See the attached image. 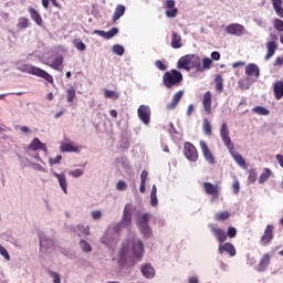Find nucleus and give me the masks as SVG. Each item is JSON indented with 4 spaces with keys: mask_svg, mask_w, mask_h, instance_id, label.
Segmentation results:
<instances>
[{
    "mask_svg": "<svg viewBox=\"0 0 283 283\" xmlns=\"http://www.w3.org/2000/svg\"><path fill=\"white\" fill-rule=\"evenodd\" d=\"M200 63H202L200 56L197 54H187L178 60L177 67L178 70H186V72H191V70L199 72Z\"/></svg>",
    "mask_w": 283,
    "mask_h": 283,
    "instance_id": "nucleus-1",
    "label": "nucleus"
},
{
    "mask_svg": "<svg viewBox=\"0 0 283 283\" xmlns=\"http://www.w3.org/2000/svg\"><path fill=\"white\" fill-rule=\"evenodd\" d=\"M20 72H24L25 74H32L33 76H39L43 78L48 83H54V77L50 75L45 70L39 69L36 66L30 64H22L19 66Z\"/></svg>",
    "mask_w": 283,
    "mask_h": 283,
    "instance_id": "nucleus-2",
    "label": "nucleus"
},
{
    "mask_svg": "<svg viewBox=\"0 0 283 283\" xmlns=\"http://www.w3.org/2000/svg\"><path fill=\"white\" fill-rule=\"evenodd\" d=\"M163 83L168 90H171V87H178V85L182 83V73L176 69L167 71L163 75Z\"/></svg>",
    "mask_w": 283,
    "mask_h": 283,
    "instance_id": "nucleus-3",
    "label": "nucleus"
},
{
    "mask_svg": "<svg viewBox=\"0 0 283 283\" xmlns=\"http://www.w3.org/2000/svg\"><path fill=\"white\" fill-rule=\"evenodd\" d=\"M220 136L222 139L223 145L229 149V151H233L235 149V146L233 145V142H231V136L229 133V125L227 123H223L220 128Z\"/></svg>",
    "mask_w": 283,
    "mask_h": 283,
    "instance_id": "nucleus-4",
    "label": "nucleus"
},
{
    "mask_svg": "<svg viewBox=\"0 0 283 283\" xmlns=\"http://www.w3.org/2000/svg\"><path fill=\"white\" fill-rule=\"evenodd\" d=\"M203 191L207 196L211 197V202H214L220 198V186L213 185L209 181L203 182Z\"/></svg>",
    "mask_w": 283,
    "mask_h": 283,
    "instance_id": "nucleus-5",
    "label": "nucleus"
},
{
    "mask_svg": "<svg viewBox=\"0 0 283 283\" xmlns=\"http://www.w3.org/2000/svg\"><path fill=\"white\" fill-rule=\"evenodd\" d=\"M184 154L187 158V160H190V163L198 161V149L193 144L186 142L184 145Z\"/></svg>",
    "mask_w": 283,
    "mask_h": 283,
    "instance_id": "nucleus-6",
    "label": "nucleus"
},
{
    "mask_svg": "<svg viewBox=\"0 0 283 283\" xmlns=\"http://www.w3.org/2000/svg\"><path fill=\"white\" fill-rule=\"evenodd\" d=\"M138 118L144 123V125H149L151 120V108L147 105H140L137 109Z\"/></svg>",
    "mask_w": 283,
    "mask_h": 283,
    "instance_id": "nucleus-7",
    "label": "nucleus"
},
{
    "mask_svg": "<svg viewBox=\"0 0 283 283\" xmlns=\"http://www.w3.org/2000/svg\"><path fill=\"white\" fill-rule=\"evenodd\" d=\"M199 146L202 151L205 160H207L209 165H216V157H213V153H211V149H209L207 142L200 140Z\"/></svg>",
    "mask_w": 283,
    "mask_h": 283,
    "instance_id": "nucleus-8",
    "label": "nucleus"
},
{
    "mask_svg": "<svg viewBox=\"0 0 283 283\" xmlns=\"http://www.w3.org/2000/svg\"><path fill=\"white\" fill-rule=\"evenodd\" d=\"M132 253L136 260H143V253H145V244L139 239L133 241Z\"/></svg>",
    "mask_w": 283,
    "mask_h": 283,
    "instance_id": "nucleus-9",
    "label": "nucleus"
},
{
    "mask_svg": "<svg viewBox=\"0 0 283 283\" xmlns=\"http://www.w3.org/2000/svg\"><path fill=\"white\" fill-rule=\"evenodd\" d=\"M226 32L227 34H231L232 36H242V34H244V25L239 23L229 24L226 28Z\"/></svg>",
    "mask_w": 283,
    "mask_h": 283,
    "instance_id": "nucleus-10",
    "label": "nucleus"
},
{
    "mask_svg": "<svg viewBox=\"0 0 283 283\" xmlns=\"http://www.w3.org/2000/svg\"><path fill=\"white\" fill-rule=\"evenodd\" d=\"M228 253L231 258H235V247L232 245V243H220L218 248L219 255H222L223 253Z\"/></svg>",
    "mask_w": 283,
    "mask_h": 283,
    "instance_id": "nucleus-11",
    "label": "nucleus"
},
{
    "mask_svg": "<svg viewBox=\"0 0 283 283\" xmlns=\"http://www.w3.org/2000/svg\"><path fill=\"white\" fill-rule=\"evenodd\" d=\"M120 223L124 227H130V224H132V203H127L125 206Z\"/></svg>",
    "mask_w": 283,
    "mask_h": 283,
    "instance_id": "nucleus-12",
    "label": "nucleus"
},
{
    "mask_svg": "<svg viewBox=\"0 0 283 283\" xmlns=\"http://www.w3.org/2000/svg\"><path fill=\"white\" fill-rule=\"evenodd\" d=\"M210 231L217 238L218 242L220 244H223V242H227V232L220 228H216V226H210Z\"/></svg>",
    "mask_w": 283,
    "mask_h": 283,
    "instance_id": "nucleus-13",
    "label": "nucleus"
},
{
    "mask_svg": "<svg viewBox=\"0 0 283 283\" xmlns=\"http://www.w3.org/2000/svg\"><path fill=\"white\" fill-rule=\"evenodd\" d=\"M128 258H129V244L124 243L119 252V260H118L119 266H125L127 264Z\"/></svg>",
    "mask_w": 283,
    "mask_h": 283,
    "instance_id": "nucleus-14",
    "label": "nucleus"
},
{
    "mask_svg": "<svg viewBox=\"0 0 283 283\" xmlns=\"http://www.w3.org/2000/svg\"><path fill=\"white\" fill-rule=\"evenodd\" d=\"M245 75L254 76L255 81L260 78V67L255 63H250L245 66Z\"/></svg>",
    "mask_w": 283,
    "mask_h": 283,
    "instance_id": "nucleus-15",
    "label": "nucleus"
},
{
    "mask_svg": "<svg viewBox=\"0 0 283 283\" xmlns=\"http://www.w3.org/2000/svg\"><path fill=\"white\" fill-rule=\"evenodd\" d=\"M140 271H142V275H144L146 280H153V277H156V270L149 263L144 264Z\"/></svg>",
    "mask_w": 283,
    "mask_h": 283,
    "instance_id": "nucleus-16",
    "label": "nucleus"
},
{
    "mask_svg": "<svg viewBox=\"0 0 283 283\" xmlns=\"http://www.w3.org/2000/svg\"><path fill=\"white\" fill-rule=\"evenodd\" d=\"M93 33L97 34L98 36H102L103 39L109 40V39H114V36H116V34H118V28H112L107 32H105L103 30H95Z\"/></svg>",
    "mask_w": 283,
    "mask_h": 283,
    "instance_id": "nucleus-17",
    "label": "nucleus"
},
{
    "mask_svg": "<svg viewBox=\"0 0 283 283\" xmlns=\"http://www.w3.org/2000/svg\"><path fill=\"white\" fill-rule=\"evenodd\" d=\"M270 264H271V254H269V253L263 254V256L261 258V260L258 264V271L260 273L266 271V269H269Z\"/></svg>",
    "mask_w": 283,
    "mask_h": 283,
    "instance_id": "nucleus-18",
    "label": "nucleus"
},
{
    "mask_svg": "<svg viewBox=\"0 0 283 283\" xmlns=\"http://www.w3.org/2000/svg\"><path fill=\"white\" fill-rule=\"evenodd\" d=\"M185 92L179 91L177 92L175 95H172V99L171 103H168L166 105V109L171 111L175 107H178V103H180V101H182V96H184Z\"/></svg>",
    "mask_w": 283,
    "mask_h": 283,
    "instance_id": "nucleus-19",
    "label": "nucleus"
},
{
    "mask_svg": "<svg viewBox=\"0 0 283 283\" xmlns=\"http://www.w3.org/2000/svg\"><path fill=\"white\" fill-rule=\"evenodd\" d=\"M273 240V226L268 224L263 235L261 237L262 244H269Z\"/></svg>",
    "mask_w": 283,
    "mask_h": 283,
    "instance_id": "nucleus-20",
    "label": "nucleus"
},
{
    "mask_svg": "<svg viewBox=\"0 0 283 283\" xmlns=\"http://www.w3.org/2000/svg\"><path fill=\"white\" fill-rule=\"evenodd\" d=\"M29 149H31L32 151H39V149H41L42 151H48V146L41 143L39 137H35L29 145Z\"/></svg>",
    "mask_w": 283,
    "mask_h": 283,
    "instance_id": "nucleus-21",
    "label": "nucleus"
},
{
    "mask_svg": "<svg viewBox=\"0 0 283 283\" xmlns=\"http://www.w3.org/2000/svg\"><path fill=\"white\" fill-rule=\"evenodd\" d=\"M202 105L207 116H209L211 114V92L208 91L203 94Z\"/></svg>",
    "mask_w": 283,
    "mask_h": 283,
    "instance_id": "nucleus-22",
    "label": "nucleus"
},
{
    "mask_svg": "<svg viewBox=\"0 0 283 283\" xmlns=\"http://www.w3.org/2000/svg\"><path fill=\"white\" fill-rule=\"evenodd\" d=\"M53 176L57 178V182L64 193H67V177L65 174L53 172Z\"/></svg>",
    "mask_w": 283,
    "mask_h": 283,
    "instance_id": "nucleus-23",
    "label": "nucleus"
},
{
    "mask_svg": "<svg viewBox=\"0 0 283 283\" xmlns=\"http://www.w3.org/2000/svg\"><path fill=\"white\" fill-rule=\"evenodd\" d=\"M231 156L233 158V160L237 163V165H239V167H241L242 169H248V165H247V160L244 159V157H242V155H240V153H233V150H230Z\"/></svg>",
    "mask_w": 283,
    "mask_h": 283,
    "instance_id": "nucleus-24",
    "label": "nucleus"
},
{
    "mask_svg": "<svg viewBox=\"0 0 283 283\" xmlns=\"http://www.w3.org/2000/svg\"><path fill=\"white\" fill-rule=\"evenodd\" d=\"M272 8L280 19H283V0H270Z\"/></svg>",
    "mask_w": 283,
    "mask_h": 283,
    "instance_id": "nucleus-25",
    "label": "nucleus"
},
{
    "mask_svg": "<svg viewBox=\"0 0 283 283\" xmlns=\"http://www.w3.org/2000/svg\"><path fill=\"white\" fill-rule=\"evenodd\" d=\"M29 13L31 15L32 21H34V23H36V25H43V18L41 17V13H39V11H36V9L30 7L29 8Z\"/></svg>",
    "mask_w": 283,
    "mask_h": 283,
    "instance_id": "nucleus-26",
    "label": "nucleus"
},
{
    "mask_svg": "<svg viewBox=\"0 0 283 283\" xmlns=\"http://www.w3.org/2000/svg\"><path fill=\"white\" fill-rule=\"evenodd\" d=\"M63 55H60L53 60L51 64H48L52 70H56V72H63Z\"/></svg>",
    "mask_w": 283,
    "mask_h": 283,
    "instance_id": "nucleus-27",
    "label": "nucleus"
},
{
    "mask_svg": "<svg viewBox=\"0 0 283 283\" xmlns=\"http://www.w3.org/2000/svg\"><path fill=\"white\" fill-rule=\"evenodd\" d=\"M266 54H265V61H269L270 59H273V55L275 54V51L277 50V44L275 42H268L266 43Z\"/></svg>",
    "mask_w": 283,
    "mask_h": 283,
    "instance_id": "nucleus-28",
    "label": "nucleus"
},
{
    "mask_svg": "<svg viewBox=\"0 0 283 283\" xmlns=\"http://www.w3.org/2000/svg\"><path fill=\"white\" fill-rule=\"evenodd\" d=\"M171 48H174V50L182 48V38L176 32L171 35Z\"/></svg>",
    "mask_w": 283,
    "mask_h": 283,
    "instance_id": "nucleus-29",
    "label": "nucleus"
},
{
    "mask_svg": "<svg viewBox=\"0 0 283 283\" xmlns=\"http://www.w3.org/2000/svg\"><path fill=\"white\" fill-rule=\"evenodd\" d=\"M274 96L276 101H280L283 98V82L279 81L274 84Z\"/></svg>",
    "mask_w": 283,
    "mask_h": 283,
    "instance_id": "nucleus-30",
    "label": "nucleus"
},
{
    "mask_svg": "<svg viewBox=\"0 0 283 283\" xmlns=\"http://www.w3.org/2000/svg\"><path fill=\"white\" fill-rule=\"evenodd\" d=\"M125 14V6L118 4L113 13V23H116Z\"/></svg>",
    "mask_w": 283,
    "mask_h": 283,
    "instance_id": "nucleus-31",
    "label": "nucleus"
},
{
    "mask_svg": "<svg viewBox=\"0 0 283 283\" xmlns=\"http://www.w3.org/2000/svg\"><path fill=\"white\" fill-rule=\"evenodd\" d=\"M202 129H203L205 136H211L213 134V128L211 126V122H209L208 118H203Z\"/></svg>",
    "mask_w": 283,
    "mask_h": 283,
    "instance_id": "nucleus-32",
    "label": "nucleus"
},
{
    "mask_svg": "<svg viewBox=\"0 0 283 283\" xmlns=\"http://www.w3.org/2000/svg\"><path fill=\"white\" fill-rule=\"evenodd\" d=\"M272 171L269 168H264L263 172L259 177V185H264L269 178L272 176Z\"/></svg>",
    "mask_w": 283,
    "mask_h": 283,
    "instance_id": "nucleus-33",
    "label": "nucleus"
},
{
    "mask_svg": "<svg viewBox=\"0 0 283 283\" xmlns=\"http://www.w3.org/2000/svg\"><path fill=\"white\" fill-rule=\"evenodd\" d=\"M216 83V92L218 94H221L222 90H224V80L222 78V75H217L214 78Z\"/></svg>",
    "mask_w": 283,
    "mask_h": 283,
    "instance_id": "nucleus-34",
    "label": "nucleus"
},
{
    "mask_svg": "<svg viewBox=\"0 0 283 283\" xmlns=\"http://www.w3.org/2000/svg\"><path fill=\"white\" fill-rule=\"evenodd\" d=\"M211 65H213V60L205 57L202 60V63H200L199 72H205V70H211Z\"/></svg>",
    "mask_w": 283,
    "mask_h": 283,
    "instance_id": "nucleus-35",
    "label": "nucleus"
},
{
    "mask_svg": "<svg viewBox=\"0 0 283 283\" xmlns=\"http://www.w3.org/2000/svg\"><path fill=\"white\" fill-rule=\"evenodd\" d=\"M231 218V213L229 211H222L214 214V220L217 222H224V220H229Z\"/></svg>",
    "mask_w": 283,
    "mask_h": 283,
    "instance_id": "nucleus-36",
    "label": "nucleus"
},
{
    "mask_svg": "<svg viewBox=\"0 0 283 283\" xmlns=\"http://www.w3.org/2000/svg\"><path fill=\"white\" fill-rule=\"evenodd\" d=\"M66 96L67 103H74V99L76 98V88H74V86H70L66 91Z\"/></svg>",
    "mask_w": 283,
    "mask_h": 283,
    "instance_id": "nucleus-37",
    "label": "nucleus"
},
{
    "mask_svg": "<svg viewBox=\"0 0 283 283\" xmlns=\"http://www.w3.org/2000/svg\"><path fill=\"white\" fill-rule=\"evenodd\" d=\"M17 28L19 30H25V28H30V20L25 17L20 18Z\"/></svg>",
    "mask_w": 283,
    "mask_h": 283,
    "instance_id": "nucleus-38",
    "label": "nucleus"
},
{
    "mask_svg": "<svg viewBox=\"0 0 283 283\" xmlns=\"http://www.w3.org/2000/svg\"><path fill=\"white\" fill-rule=\"evenodd\" d=\"M61 151H71V153H78V147L70 144V143H65L61 146Z\"/></svg>",
    "mask_w": 283,
    "mask_h": 283,
    "instance_id": "nucleus-39",
    "label": "nucleus"
},
{
    "mask_svg": "<svg viewBox=\"0 0 283 283\" xmlns=\"http://www.w3.org/2000/svg\"><path fill=\"white\" fill-rule=\"evenodd\" d=\"M104 96L105 98H112V101H118L120 95L116 91L105 90Z\"/></svg>",
    "mask_w": 283,
    "mask_h": 283,
    "instance_id": "nucleus-40",
    "label": "nucleus"
},
{
    "mask_svg": "<svg viewBox=\"0 0 283 283\" xmlns=\"http://www.w3.org/2000/svg\"><path fill=\"white\" fill-rule=\"evenodd\" d=\"M74 48H76V50H78L80 52H85V50H87V46L85 45V43H83V41H81V39H75L73 41Z\"/></svg>",
    "mask_w": 283,
    "mask_h": 283,
    "instance_id": "nucleus-41",
    "label": "nucleus"
},
{
    "mask_svg": "<svg viewBox=\"0 0 283 283\" xmlns=\"http://www.w3.org/2000/svg\"><path fill=\"white\" fill-rule=\"evenodd\" d=\"M254 114H259V116H269V109L264 108L263 106H256L252 108Z\"/></svg>",
    "mask_w": 283,
    "mask_h": 283,
    "instance_id": "nucleus-42",
    "label": "nucleus"
},
{
    "mask_svg": "<svg viewBox=\"0 0 283 283\" xmlns=\"http://www.w3.org/2000/svg\"><path fill=\"white\" fill-rule=\"evenodd\" d=\"M52 244H54V241L51 239L40 238V249H48Z\"/></svg>",
    "mask_w": 283,
    "mask_h": 283,
    "instance_id": "nucleus-43",
    "label": "nucleus"
},
{
    "mask_svg": "<svg viewBox=\"0 0 283 283\" xmlns=\"http://www.w3.org/2000/svg\"><path fill=\"white\" fill-rule=\"evenodd\" d=\"M138 227L143 233V235H145V238H149V235H151V228H149V223L138 226Z\"/></svg>",
    "mask_w": 283,
    "mask_h": 283,
    "instance_id": "nucleus-44",
    "label": "nucleus"
},
{
    "mask_svg": "<svg viewBox=\"0 0 283 283\" xmlns=\"http://www.w3.org/2000/svg\"><path fill=\"white\" fill-rule=\"evenodd\" d=\"M113 54H117V56H123L125 54V48L120 44L113 45Z\"/></svg>",
    "mask_w": 283,
    "mask_h": 283,
    "instance_id": "nucleus-45",
    "label": "nucleus"
},
{
    "mask_svg": "<svg viewBox=\"0 0 283 283\" xmlns=\"http://www.w3.org/2000/svg\"><path fill=\"white\" fill-rule=\"evenodd\" d=\"M273 27L276 32H283V20L280 18L274 19Z\"/></svg>",
    "mask_w": 283,
    "mask_h": 283,
    "instance_id": "nucleus-46",
    "label": "nucleus"
},
{
    "mask_svg": "<svg viewBox=\"0 0 283 283\" xmlns=\"http://www.w3.org/2000/svg\"><path fill=\"white\" fill-rule=\"evenodd\" d=\"M149 218H151V214L149 213H144L142 216V218L138 220L137 224L138 227L143 226V224H149Z\"/></svg>",
    "mask_w": 283,
    "mask_h": 283,
    "instance_id": "nucleus-47",
    "label": "nucleus"
},
{
    "mask_svg": "<svg viewBox=\"0 0 283 283\" xmlns=\"http://www.w3.org/2000/svg\"><path fill=\"white\" fill-rule=\"evenodd\" d=\"M240 90H249L251 87V82L248 78H243L239 81Z\"/></svg>",
    "mask_w": 283,
    "mask_h": 283,
    "instance_id": "nucleus-48",
    "label": "nucleus"
},
{
    "mask_svg": "<svg viewBox=\"0 0 283 283\" xmlns=\"http://www.w3.org/2000/svg\"><path fill=\"white\" fill-rule=\"evenodd\" d=\"M80 247L85 253H90V251H92V245H90V243H87L85 240L80 241Z\"/></svg>",
    "mask_w": 283,
    "mask_h": 283,
    "instance_id": "nucleus-49",
    "label": "nucleus"
},
{
    "mask_svg": "<svg viewBox=\"0 0 283 283\" xmlns=\"http://www.w3.org/2000/svg\"><path fill=\"white\" fill-rule=\"evenodd\" d=\"M255 180H258V172H255V170H250L249 176H248V182L250 185H253V182H255Z\"/></svg>",
    "mask_w": 283,
    "mask_h": 283,
    "instance_id": "nucleus-50",
    "label": "nucleus"
},
{
    "mask_svg": "<svg viewBox=\"0 0 283 283\" xmlns=\"http://www.w3.org/2000/svg\"><path fill=\"white\" fill-rule=\"evenodd\" d=\"M49 275L53 277V283H61V275L52 270H48Z\"/></svg>",
    "mask_w": 283,
    "mask_h": 283,
    "instance_id": "nucleus-51",
    "label": "nucleus"
},
{
    "mask_svg": "<svg viewBox=\"0 0 283 283\" xmlns=\"http://www.w3.org/2000/svg\"><path fill=\"white\" fill-rule=\"evenodd\" d=\"M176 14H178V9H176V8L168 9L166 11V17H168V19H174L176 17Z\"/></svg>",
    "mask_w": 283,
    "mask_h": 283,
    "instance_id": "nucleus-52",
    "label": "nucleus"
},
{
    "mask_svg": "<svg viewBox=\"0 0 283 283\" xmlns=\"http://www.w3.org/2000/svg\"><path fill=\"white\" fill-rule=\"evenodd\" d=\"M226 235H228V238H235L238 230H235L234 227H229Z\"/></svg>",
    "mask_w": 283,
    "mask_h": 283,
    "instance_id": "nucleus-53",
    "label": "nucleus"
},
{
    "mask_svg": "<svg viewBox=\"0 0 283 283\" xmlns=\"http://www.w3.org/2000/svg\"><path fill=\"white\" fill-rule=\"evenodd\" d=\"M61 160H63V156L57 155L55 158H50L49 163L50 165H60Z\"/></svg>",
    "mask_w": 283,
    "mask_h": 283,
    "instance_id": "nucleus-54",
    "label": "nucleus"
},
{
    "mask_svg": "<svg viewBox=\"0 0 283 283\" xmlns=\"http://www.w3.org/2000/svg\"><path fill=\"white\" fill-rule=\"evenodd\" d=\"M69 174L73 176V178H81V176H83V169L71 170Z\"/></svg>",
    "mask_w": 283,
    "mask_h": 283,
    "instance_id": "nucleus-55",
    "label": "nucleus"
},
{
    "mask_svg": "<svg viewBox=\"0 0 283 283\" xmlns=\"http://www.w3.org/2000/svg\"><path fill=\"white\" fill-rule=\"evenodd\" d=\"M117 191H125L127 189V182L119 180L116 185Z\"/></svg>",
    "mask_w": 283,
    "mask_h": 283,
    "instance_id": "nucleus-56",
    "label": "nucleus"
},
{
    "mask_svg": "<svg viewBox=\"0 0 283 283\" xmlns=\"http://www.w3.org/2000/svg\"><path fill=\"white\" fill-rule=\"evenodd\" d=\"M0 254L2 255V258H4V260H10V254L8 253V250L0 244Z\"/></svg>",
    "mask_w": 283,
    "mask_h": 283,
    "instance_id": "nucleus-57",
    "label": "nucleus"
},
{
    "mask_svg": "<svg viewBox=\"0 0 283 283\" xmlns=\"http://www.w3.org/2000/svg\"><path fill=\"white\" fill-rule=\"evenodd\" d=\"M155 65H156V69L160 70L161 72H165V70H167V66L160 60H157L155 62Z\"/></svg>",
    "mask_w": 283,
    "mask_h": 283,
    "instance_id": "nucleus-58",
    "label": "nucleus"
},
{
    "mask_svg": "<svg viewBox=\"0 0 283 283\" xmlns=\"http://www.w3.org/2000/svg\"><path fill=\"white\" fill-rule=\"evenodd\" d=\"M93 220H101L103 218V212L101 210H95L91 213Z\"/></svg>",
    "mask_w": 283,
    "mask_h": 283,
    "instance_id": "nucleus-59",
    "label": "nucleus"
},
{
    "mask_svg": "<svg viewBox=\"0 0 283 283\" xmlns=\"http://www.w3.org/2000/svg\"><path fill=\"white\" fill-rule=\"evenodd\" d=\"M123 227H125L122 222H118L116 223L114 227H113V231L114 233H116L117 235L120 233Z\"/></svg>",
    "mask_w": 283,
    "mask_h": 283,
    "instance_id": "nucleus-60",
    "label": "nucleus"
},
{
    "mask_svg": "<svg viewBox=\"0 0 283 283\" xmlns=\"http://www.w3.org/2000/svg\"><path fill=\"white\" fill-rule=\"evenodd\" d=\"M151 207H158V197L156 195H150Z\"/></svg>",
    "mask_w": 283,
    "mask_h": 283,
    "instance_id": "nucleus-61",
    "label": "nucleus"
},
{
    "mask_svg": "<svg viewBox=\"0 0 283 283\" xmlns=\"http://www.w3.org/2000/svg\"><path fill=\"white\" fill-rule=\"evenodd\" d=\"M232 189H233V193H235V195L240 193V182L234 181L232 185Z\"/></svg>",
    "mask_w": 283,
    "mask_h": 283,
    "instance_id": "nucleus-62",
    "label": "nucleus"
},
{
    "mask_svg": "<svg viewBox=\"0 0 283 283\" xmlns=\"http://www.w3.org/2000/svg\"><path fill=\"white\" fill-rule=\"evenodd\" d=\"M147 176H149V172L147 170H143L140 174V182H147Z\"/></svg>",
    "mask_w": 283,
    "mask_h": 283,
    "instance_id": "nucleus-63",
    "label": "nucleus"
},
{
    "mask_svg": "<svg viewBox=\"0 0 283 283\" xmlns=\"http://www.w3.org/2000/svg\"><path fill=\"white\" fill-rule=\"evenodd\" d=\"M211 59H212V61H220V52L213 51L211 53Z\"/></svg>",
    "mask_w": 283,
    "mask_h": 283,
    "instance_id": "nucleus-64",
    "label": "nucleus"
}]
</instances>
